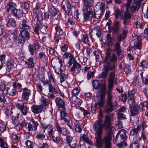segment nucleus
Segmentation results:
<instances>
[{
  "label": "nucleus",
  "instance_id": "obj_32",
  "mask_svg": "<svg viewBox=\"0 0 148 148\" xmlns=\"http://www.w3.org/2000/svg\"><path fill=\"white\" fill-rule=\"evenodd\" d=\"M70 99L75 104H77L78 106L80 105L82 103V100L76 96L71 97H70Z\"/></svg>",
  "mask_w": 148,
  "mask_h": 148
},
{
  "label": "nucleus",
  "instance_id": "obj_39",
  "mask_svg": "<svg viewBox=\"0 0 148 148\" xmlns=\"http://www.w3.org/2000/svg\"><path fill=\"white\" fill-rule=\"evenodd\" d=\"M81 40L85 44L87 45L88 46L90 45V42L88 37L87 35H83L81 38Z\"/></svg>",
  "mask_w": 148,
  "mask_h": 148
},
{
  "label": "nucleus",
  "instance_id": "obj_31",
  "mask_svg": "<svg viewBox=\"0 0 148 148\" xmlns=\"http://www.w3.org/2000/svg\"><path fill=\"white\" fill-rule=\"evenodd\" d=\"M128 97L129 102L132 104H133L135 102V99L134 92L133 90L130 91L128 92Z\"/></svg>",
  "mask_w": 148,
  "mask_h": 148
},
{
  "label": "nucleus",
  "instance_id": "obj_7",
  "mask_svg": "<svg viewBox=\"0 0 148 148\" xmlns=\"http://www.w3.org/2000/svg\"><path fill=\"white\" fill-rule=\"evenodd\" d=\"M92 6L91 7H87L86 9H84L83 8L84 13L83 14V22H85L87 20L90 21L91 20L93 16V13L92 11Z\"/></svg>",
  "mask_w": 148,
  "mask_h": 148
},
{
  "label": "nucleus",
  "instance_id": "obj_59",
  "mask_svg": "<svg viewBox=\"0 0 148 148\" xmlns=\"http://www.w3.org/2000/svg\"><path fill=\"white\" fill-rule=\"evenodd\" d=\"M48 26L47 24L45 23V25L40 30L41 32L44 34L47 33L48 30Z\"/></svg>",
  "mask_w": 148,
  "mask_h": 148
},
{
  "label": "nucleus",
  "instance_id": "obj_19",
  "mask_svg": "<svg viewBox=\"0 0 148 148\" xmlns=\"http://www.w3.org/2000/svg\"><path fill=\"white\" fill-rule=\"evenodd\" d=\"M34 15L37 18L39 21H41L43 19V14L42 12L37 8H34L33 10Z\"/></svg>",
  "mask_w": 148,
  "mask_h": 148
},
{
  "label": "nucleus",
  "instance_id": "obj_53",
  "mask_svg": "<svg viewBox=\"0 0 148 148\" xmlns=\"http://www.w3.org/2000/svg\"><path fill=\"white\" fill-rule=\"evenodd\" d=\"M121 15V11L119 8H117L115 11V19H117L119 16Z\"/></svg>",
  "mask_w": 148,
  "mask_h": 148
},
{
  "label": "nucleus",
  "instance_id": "obj_64",
  "mask_svg": "<svg viewBox=\"0 0 148 148\" xmlns=\"http://www.w3.org/2000/svg\"><path fill=\"white\" fill-rule=\"evenodd\" d=\"M25 144L28 148H33V143L29 140H27L25 142Z\"/></svg>",
  "mask_w": 148,
  "mask_h": 148
},
{
  "label": "nucleus",
  "instance_id": "obj_20",
  "mask_svg": "<svg viewBox=\"0 0 148 148\" xmlns=\"http://www.w3.org/2000/svg\"><path fill=\"white\" fill-rule=\"evenodd\" d=\"M136 38L138 41H136L134 42V45L132 47V49L134 50H136L137 49L140 50L141 49L142 47L140 42L141 38L140 36L138 35L137 36Z\"/></svg>",
  "mask_w": 148,
  "mask_h": 148
},
{
  "label": "nucleus",
  "instance_id": "obj_23",
  "mask_svg": "<svg viewBox=\"0 0 148 148\" xmlns=\"http://www.w3.org/2000/svg\"><path fill=\"white\" fill-rule=\"evenodd\" d=\"M44 127V131L45 132V131L47 132V135L51 136L52 135L53 133V127L52 126L50 125H45V124L43 125Z\"/></svg>",
  "mask_w": 148,
  "mask_h": 148
},
{
  "label": "nucleus",
  "instance_id": "obj_24",
  "mask_svg": "<svg viewBox=\"0 0 148 148\" xmlns=\"http://www.w3.org/2000/svg\"><path fill=\"white\" fill-rule=\"evenodd\" d=\"M134 3L130 8L131 11L133 13H135L140 7V5H139L138 0H134Z\"/></svg>",
  "mask_w": 148,
  "mask_h": 148
},
{
  "label": "nucleus",
  "instance_id": "obj_10",
  "mask_svg": "<svg viewBox=\"0 0 148 148\" xmlns=\"http://www.w3.org/2000/svg\"><path fill=\"white\" fill-rule=\"evenodd\" d=\"M55 102L61 111L65 110V103L61 98L56 97L55 99Z\"/></svg>",
  "mask_w": 148,
  "mask_h": 148
},
{
  "label": "nucleus",
  "instance_id": "obj_55",
  "mask_svg": "<svg viewBox=\"0 0 148 148\" xmlns=\"http://www.w3.org/2000/svg\"><path fill=\"white\" fill-rule=\"evenodd\" d=\"M28 49L30 54L32 56H33L35 53V50L33 46L31 45H29L28 46Z\"/></svg>",
  "mask_w": 148,
  "mask_h": 148
},
{
  "label": "nucleus",
  "instance_id": "obj_34",
  "mask_svg": "<svg viewBox=\"0 0 148 148\" xmlns=\"http://www.w3.org/2000/svg\"><path fill=\"white\" fill-rule=\"evenodd\" d=\"M101 81L100 80H95L92 81V84L95 89H99L101 87Z\"/></svg>",
  "mask_w": 148,
  "mask_h": 148
},
{
  "label": "nucleus",
  "instance_id": "obj_56",
  "mask_svg": "<svg viewBox=\"0 0 148 148\" xmlns=\"http://www.w3.org/2000/svg\"><path fill=\"white\" fill-rule=\"evenodd\" d=\"M41 101L45 106H47L48 104V100L45 97L43 96L41 97Z\"/></svg>",
  "mask_w": 148,
  "mask_h": 148
},
{
  "label": "nucleus",
  "instance_id": "obj_63",
  "mask_svg": "<svg viewBox=\"0 0 148 148\" xmlns=\"http://www.w3.org/2000/svg\"><path fill=\"white\" fill-rule=\"evenodd\" d=\"M0 146L2 148H8L7 144L1 138H0Z\"/></svg>",
  "mask_w": 148,
  "mask_h": 148
},
{
  "label": "nucleus",
  "instance_id": "obj_42",
  "mask_svg": "<svg viewBox=\"0 0 148 148\" xmlns=\"http://www.w3.org/2000/svg\"><path fill=\"white\" fill-rule=\"evenodd\" d=\"M49 12L53 16H56L58 13V11L54 6L51 7L49 9Z\"/></svg>",
  "mask_w": 148,
  "mask_h": 148
},
{
  "label": "nucleus",
  "instance_id": "obj_57",
  "mask_svg": "<svg viewBox=\"0 0 148 148\" xmlns=\"http://www.w3.org/2000/svg\"><path fill=\"white\" fill-rule=\"evenodd\" d=\"M76 62L77 61L75 60V58L73 55L69 58V59L68 63L69 65L68 66H70L72 64H73V63Z\"/></svg>",
  "mask_w": 148,
  "mask_h": 148
},
{
  "label": "nucleus",
  "instance_id": "obj_8",
  "mask_svg": "<svg viewBox=\"0 0 148 148\" xmlns=\"http://www.w3.org/2000/svg\"><path fill=\"white\" fill-rule=\"evenodd\" d=\"M61 5V8L63 9L65 14L67 15H69L71 10V4L67 0L62 1Z\"/></svg>",
  "mask_w": 148,
  "mask_h": 148
},
{
  "label": "nucleus",
  "instance_id": "obj_48",
  "mask_svg": "<svg viewBox=\"0 0 148 148\" xmlns=\"http://www.w3.org/2000/svg\"><path fill=\"white\" fill-rule=\"evenodd\" d=\"M144 107H146L147 109H148V102L147 101L141 102L138 105V107L140 109H142Z\"/></svg>",
  "mask_w": 148,
  "mask_h": 148
},
{
  "label": "nucleus",
  "instance_id": "obj_61",
  "mask_svg": "<svg viewBox=\"0 0 148 148\" xmlns=\"http://www.w3.org/2000/svg\"><path fill=\"white\" fill-rule=\"evenodd\" d=\"M139 143L136 141L131 143L130 145V148H139Z\"/></svg>",
  "mask_w": 148,
  "mask_h": 148
},
{
  "label": "nucleus",
  "instance_id": "obj_36",
  "mask_svg": "<svg viewBox=\"0 0 148 148\" xmlns=\"http://www.w3.org/2000/svg\"><path fill=\"white\" fill-rule=\"evenodd\" d=\"M27 21L23 19L22 20V22L21 23L19 27L20 28L24 29H29L30 27L26 24Z\"/></svg>",
  "mask_w": 148,
  "mask_h": 148
},
{
  "label": "nucleus",
  "instance_id": "obj_46",
  "mask_svg": "<svg viewBox=\"0 0 148 148\" xmlns=\"http://www.w3.org/2000/svg\"><path fill=\"white\" fill-rule=\"evenodd\" d=\"M51 140L53 142L57 143H60L61 144H63L62 141L61 140L59 137H56L54 136H52L51 138Z\"/></svg>",
  "mask_w": 148,
  "mask_h": 148
},
{
  "label": "nucleus",
  "instance_id": "obj_3",
  "mask_svg": "<svg viewBox=\"0 0 148 148\" xmlns=\"http://www.w3.org/2000/svg\"><path fill=\"white\" fill-rule=\"evenodd\" d=\"M126 133L125 130L122 129L117 133L115 141L116 142V140L121 142L120 143H116V145L119 148H123L127 145V143L125 141L127 138Z\"/></svg>",
  "mask_w": 148,
  "mask_h": 148
},
{
  "label": "nucleus",
  "instance_id": "obj_11",
  "mask_svg": "<svg viewBox=\"0 0 148 148\" xmlns=\"http://www.w3.org/2000/svg\"><path fill=\"white\" fill-rule=\"evenodd\" d=\"M81 65L77 62L73 63V64L70 69V71L73 73H75L76 74L80 73L81 70Z\"/></svg>",
  "mask_w": 148,
  "mask_h": 148
},
{
  "label": "nucleus",
  "instance_id": "obj_4",
  "mask_svg": "<svg viewBox=\"0 0 148 148\" xmlns=\"http://www.w3.org/2000/svg\"><path fill=\"white\" fill-rule=\"evenodd\" d=\"M106 56L105 57L104 60H103V64H105V63H109L111 65L114 64V70L115 69L117 65H116L115 63L116 62L117 60V58L116 55L114 54H112L111 56H110L109 53H106Z\"/></svg>",
  "mask_w": 148,
  "mask_h": 148
},
{
  "label": "nucleus",
  "instance_id": "obj_13",
  "mask_svg": "<svg viewBox=\"0 0 148 148\" xmlns=\"http://www.w3.org/2000/svg\"><path fill=\"white\" fill-rule=\"evenodd\" d=\"M20 35L21 36L22 39H19L20 43H23L25 41V38L29 39L30 36L29 32L24 30H22L20 31Z\"/></svg>",
  "mask_w": 148,
  "mask_h": 148
},
{
  "label": "nucleus",
  "instance_id": "obj_37",
  "mask_svg": "<svg viewBox=\"0 0 148 148\" xmlns=\"http://www.w3.org/2000/svg\"><path fill=\"white\" fill-rule=\"evenodd\" d=\"M18 114L17 113L16 115L12 116V123L14 125H15V128L16 129L17 126L18 125Z\"/></svg>",
  "mask_w": 148,
  "mask_h": 148
},
{
  "label": "nucleus",
  "instance_id": "obj_43",
  "mask_svg": "<svg viewBox=\"0 0 148 148\" xmlns=\"http://www.w3.org/2000/svg\"><path fill=\"white\" fill-rule=\"evenodd\" d=\"M16 25L15 20L12 18H11L8 20L7 25L9 27H14L16 26Z\"/></svg>",
  "mask_w": 148,
  "mask_h": 148
},
{
  "label": "nucleus",
  "instance_id": "obj_16",
  "mask_svg": "<svg viewBox=\"0 0 148 148\" xmlns=\"http://www.w3.org/2000/svg\"><path fill=\"white\" fill-rule=\"evenodd\" d=\"M105 10V6L103 3L100 4V10L94 11V16L97 18L99 19L101 16V14Z\"/></svg>",
  "mask_w": 148,
  "mask_h": 148
},
{
  "label": "nucleus",
  "instance_id": "obj_2",
  "mask_svg": "<svg viewBox=\"0 0 148 148\" xmlns=\"http://www.w3.org/2000/svg\"><path fill=\"white\" fill-rule=\"evenodd\" d=\"M103 120L101 118L96 121L93 124V128L95 132V133L96 145L99 147H102V135L103 133L104 123H102Z\"/></svg>",
  "mask_w": 148,
  "mask_h": 148
},
{
  "label": "nucleus",
  "instance_id": "obj_27",
  "mask_svg": "<svg viewBox=\"0 0 148 148\" xmlns=\"http://www.w3.org/2000/svg\"><path fill=\"white\" fill-rule=\"evenodd\" d=\"M141 128L140 126L138 125L137 127L135 129H132L130 131V136H133L135 137H138V131Z\"/></svg>",
  "mask_w": 148,
  "mask_h": 148
},
{
  "label": "nucleus",
  "instance_id": "obj_51",
  "mask_svg": "<svg viewBox=\"0 0 148 148\" xmlns=\"http://www.w3.org/2000/svg\"><path fill=\"white\" fill-rule=\"evenodd\" d=\"M38 56L40 60L43 61H45L47 58L45 53L42 52H40L39 53Z\"/></svg>",
  "mask_w": 148,
  "mask_h": 148
},
{
  "label": "nucleus",
  "instance_id": "obj_17",
  "mask_svg": "<svg viewBox=\"0 0 148 148\" xmlns=\"http://www.w3.org/2000/svg\"><path fill=\"white\" fill-rule=\"evenodd\" d=\"M66 136V140L69 146L71 148H76V144L74 141L73 137L69 135Z\"/></svg>",
  "mask_w": 148,
  "mask_h": 148
},
{
  "label": "nucleus",
  "instance_id": "obj_40",
  "mask_svg": "<svg viewBox=\"0 0 148 148\" xmlns=\"http://www.w3.org/2000/svg\"><path fill=\"white\" fill-rule=\"evenodd\" d=\"M91 32H92L93 35L95 34L98 38L100 37L101 36V31L98 28L95 27L91 31Z\"/></svg>",
  "mask_w": 148,
  "mask_h": 148
},
{
  "label": "nucleus",
  "instance_id": "obj_25",
  "mask_svg": "<svg viewBox=\"0 0 148 148\" xmlns=\"http://www.w3.org/2000/svg\"><path fill=\"white\" fill-rule=\"evenodd\" d=\"M19 109L22 114L24 115H26L27 113V108L26 106L24 104V103H19Z\"/></svg>",
  "mask_w": 148,
  "mask_h": 148
},
{
  "label": "nucleus",
  "instance_id": "obj_14",
  "mask_svg": "<svg viewBox=\"0 0 148 148\" xmlns=\"http://www.w3.org/2000/svg\"><path fill=\"white\" fill-rule=\"evenodd\" d=\"M48 79H45V77H43L41 79V81L43 83L44 85L48 84L49 85L51 84V82H53L54 79L52 77V74L49 72L47 73Z\"/></svg>",
  "mask_w": 148,
  "mask_h": 148
},
{
  "label": "nucleus",
  "instance_id": "obj_1",
  "mask_svg": "<svg viewBox=\"0 0 148 148\" xmlns=\"http://www.w3.org/2000/svg\"><path fill=\"white\" fill-rule=\"evenodd\" d=\"M110 118L109 115L106 116L104 121V127L108 131V134L102 139V147L104 145L105 148H111V141L113 133L112 127L111 126Z\"/></svg>",
  "mask_w": 148,
  "mask_h": 148
},
{
  "label": "nucleus",
  "instance_id": "obj_49",
  "mask_svg": "<svg viewBox=\"0 0 148 148\" xmlns=\"http://www.w3.org/2000/svg\"><path fill=\"white\" fill-rule=\"evenodd\" d=\"M7 93L11 96H13L14 95L16 92V89L14 88H7Z\"/></svg>",
  "mask_w": 148,
  "mask_h": 148
},
{
  "label": "nucleus",
  "instance_id": "obj_38",
  "mask_svg": "<svg viewBox=\"0 0 148 148\" xmlns=\"http://www.w3.org/2000/svg\"><path fill=\"white\" fill-rule=\"evenodd\" d=\"M143 72H141L140 74V75L142 80V82L143 84L148 85V74L145 75L144 76L143 75Z\"/></svg>",
  "mask_w": 148,
  "mask_h": 148
},
{
  "label": "nucleus",
  "instance_id": "obj_5",
  "mask_svg": "<svg viewBox=\"0 0 148 148\" xmlns=\"http://www.w3.org/2000/svg\"><path fill=\"white\" fill-rule=\"evenodd\" d=\"M106 95V92H100V99L99 101L95 103L93 106H92L91 107V110L93 112H95L99 108L103 106Z\"/></svg>",
  "mask_w": 148,
  "mask_h": 148
},
{
  "label": "nucleus",
  "instance_id": "obj_62",
  "mask_svg": "<svg viewBox=\"0 0 148 148\" xmlns=\"http://www.w3.org/2000/svg\"><path fill=\"white\" fill-rule=\"evenodd\" d=\"M116 112L117 114V117L118 120H121L125 118V116L124 114L119 112Z\"/></svg>",
  "mask_w": 148,
  "mask_h": 148
},
{
  "label": "nucleus",
  "instance_id": "obj_26",
  "mask_svg": "<svg viewBox=\"0 0 148 148\" xmlns=\"http://www.w3.org/2000/svg\"><path fill=\"white\" fill-rule=\"evenodd\" d=\"M106 42L107 44L111 46H112L114 41V38L111 37V34L108 33L106 36Z\"/></svg>",
  "mask_w": 148,
  "mask_h": 148
},
{
  "label": "nucleus",
  "instance_id": "obj_50",
  "mask_svg": "<svg viewBox=\"0 0 148 148\" xmlns=\"http://www.w3.org/2000/svg\"><path fill=\"white\" fill-rule=\"evenodd\" d=\"M56 34L58 35H61L63 34V31L62 29L59 26L55 27Z\"/></svg>",
  "mask_w": 148,
  "mask_h": 148
},
{
  "label": "nucleus",
  "instance_id": "obj_6",
  "mask_svg": "<svg viewBox=\"0 0 148 148\" xmlns=\"http://www.w3.org/2000/svg\"><path fill=\"white\" fill-rule=\"evenodd\" d=\"M103 71L101 74L99 75V77L100 78H106L107 75L109 71L114 70V64L111 65L109 63H105L103 64Z\"/></svg>",
  "mask_w": 148,
  "mask_h": 148
},
{
  "label": "nucleus",
  "instance_id": "obj_29",
  "mask_svg": "<svg viewBox=\"0 0 148 148\" xmlns=\"http://www.w3.org/2000/svg\"><path fill=\"white\" fill-rule=\"evenodd\" d=\"M16 7V5L15 3L10 2L7 4L6 7V8L8 12L10 11L11 12Z\"/></svg>",
  "mask_w": 148,
  "mask_h": 148
},
{
  "label": "nucleus",
  "instance_id": "obj_44",
  "mask_svg": "<svg viewBox=\"0 0 148 148\" xmlns=\"http://www.w3.org/2000/svg\"><path fill=\"white\" fill-rule=\"evenodd\" d=\"M80 140L84 141L89 144H92L91 142L89 140L88 137L85 134L82 135L80 138Z\"/></svg>",
  "mask_w": 148,
  "mask_h": 148
},
{
  "label": "nucleus",
  "instance_id": "obj_60",
  "mask_svg": "<svg viewBox=\"0 0 148 148\" xmlns=\"http://www.w3.org/2000/svg\"><path fill=\"white\" fill-rule=\"evenodd\" d=\"M131 17V14L128 11H127L125 12L124 16L122 18L128 20L130 19Z\"/></svg>",
  "mask_w": 148,
  "mask_h": 148
},
{
  "label": "nucleus",
  "instance_id": "obj_54",
  "mask_svg": "<svg viewBox=\"0 0 148 148\" xmlns=\"http://www.w3.org/2000/svg\"><path fill=\"white\" fill-rule=\"evenodd\" d=\"M49 91L54 94L57 93V92L55 88L52 86V84H50L48 85Z\"/></svg>",
  "mask_w": 148,
  "mask_h": 148
},
{
  "label": "nucleus",
  "instance_id": "obj_28",
  "mask_svg": "<svg viewBox=\"0 0 148 148\" xmlns=\"http://www.w3.org/2000/svg\"><path fill=\"white\" fill-rule=\"evenodd\" d=\"M108 82L114 83L116 85H117V78L115 77L114 72H111L110 73Z\"/></svg>",
  "mask_w": 148,
  "mask_h": 148
},
{
  "label": "nucleus",
  "instance_id": "obj_9",
  "mask_svg": "<svg viewBox=\"0 0 148 148\" xmlns=\"http://www.w3.org/2000/svg\"><path fill=\"white\" fill-rule=\"evenodd\" d=\"M117 102L115 101L112 103V101L110 103H107L105 110L106 113L111 112L114 110L118 108Z\"/></svg>",
  "mask_w": 148,
  "mask_h": 148
},
{
  "label": "nucleus",
  "instance_id": "obj_47",
  "mask_svg": "<svg viewBox=\"0 0 148 148\" xmlns=\"http://www.w3.org/2000/svg\"><path fill=\"white\" fill-rule=\"evenodd\" d=\"M80 92V89L79 88L76 87L74 88L72 91V96L71 97H74L76 96Z\"/></svg>",
  "mask_w": 148,
  "mask_h": 148
},
{
  "label": "nucleus",
  "instance_id": "obj_41",
  "mask_svg": "<svg viewBox=\"0 0 148 148\" xmlns=\"http://www.w3.org/2000/svg\"><path fill=\"white\" fill-rule=\"evenodd\" d=\"M14 66V63L12 61L8 60L6 63L7 67L6 71L9 72L10 71L11 68Z\"/></svg>",
  "mask_w": 148,
  "mask_h": 148
},
{
  "label": "nucleus",
  "instance_id": "obj_45",
  "mask_svg": "<svg viewBox=\"0 0 148 148\" xmlns=\"http://www.w3.org/2000/svg\"><path fill=\"white\" fill-rule=\"evenodd\" d=\"M33 60V58H29L28 59L27 61L25 62V63L27 64L29 67H32L34 66Z\"/></svg>",
  "mask_w": 148,
  "mask_h": 148
},
{
  "label": "nucleus",
  "instance_id": "obj_33",
  "mask_svg": "<svg viewBox=\"0 0 148 148\" xmlns=\"http://www.w3.org/2000/svg\"><path fill=\"white\" fill-rule=\"evenodd\" d=\"M127 33V30L125 29L123 32L122 33L120 34L117 38L118 41L120 42L126 38Z\"/></svg>",
  "mask_w": 148,
  "mask_h": 148
},
{
  "label": "nucleus",
  "instance_id": "obj_18",
  "mask_svg": "<svg viewBox=\"0 0 148 148\" xmlns=\"http://www.w3.org/2000/svg\"><path fill=\"white\" fill-rule=\"evenodd\" d=\"M43 106L42 105L39 106L33 105L31 107V110L34 114H39L42 112V109L43 108Z\"/></svg>",
  "mask_w": 148,
  "mask_h": 148
},
{
  "label": "nucleus",
  "instance_id": "obj_15",
  "mask_svg": "<svg viewBox=\"0 0 148 148\" xmlns=\"http://www.w3.org/2000/svg\"><path fill=\"white\" fill-rule=\"evenodd\" d=\"M56 125L57 130L60 134L65 136L68 134L69 132L67 131V130L66 128L62 127L58 122L56 123Z\"/></svg>",
  "mask_w": 148,
  "mask_h": 148
},
{
  "label": "nucleus",
  "instance_id": "obj_21",
  "mask_svg": "<svg viewBox=\"0 0 148 148\" xmlns=\"http://www.w3.org/2000/svg\"><path fill=\"white\" fill-rule=\"evenodd\" d=\"M132 105H133V106L130 107V115L133 116L138 114L139 113L140 109L138 107V105L136 106L134 104Z\"/></svg>",
  "mask_w": 148,
  "mask_h": 148
},
{
  "label": "nucleus",
  "instance_id": "obj_35",
  "mask_svg": "<svg viewBox=\"0 0 148 148\" xmlns=\"http://www.w3.org/2000/svg\"><path fill=\"white\" fill-rule=\"evenodd\" d=\"M61 119V120H64L66 122H68L69 120V117L67 116V114L65 110L60 111Z\"/></svg>",
  "mask_w": 148,
  "mask_h": 148
},
{
  "label": "nucleus",
  "instance_id": "obj_22",
  "mask_svg": "<svg viewBox=\"0 0 148 148\" xmlns=\"http://www.w3.org/2000/svg\"><path fill=\"white\" fill-rule=\"evenodd\" d=\"M120 43V42H119L115 44L114 46V51L116 52L118 58L120 59H121L122 58V56Z\"/></svg>",
  "mask_w": 148,
  "mask_h": 148
},
{
  "label": "nucleus",
  "instance_id": "obj_30",
  "mask_svg": "<svg viewBox=\"0 0 148 148\" xmlns=\"http://www.w3.org/2000/svg\"><path fill=\"white\" fill-rule=\"evenodd\" d=\"M23 93L22 96L23 99L27 100H28L29 98V96L30 94V90L26 88L23 89Z\"/></svg>",
  "mask_w": 148,
  "mask_h": 148
},
{
  "label": "nucleus",
  "instance_id": "obj_52",
  "mask_svg": "<svg viewBox=\"0 0 148 148\" xmlns=\"http://www.w3.org/2000/svg\"><path fill=\"white\" fill-rule=\"evenodd\" d=\"M6 130V126L3 122L0 120V132H3Z\"/></svg>",
  "mask_w": 148,
  "mask_h": 148
},
{
  "label": "nucleus",
  "instance_id": "obj_12",
  "mask_svg": "<svg viewBox=\"0 0 148 148\" xmlns=\"http://www.w3.org/2000/svg\"><path fill=\"white\" fill-rule=\"evenodd\" d=\"M120 26L121 25L120 22L118 21H115L109 32H112L116 34H119L120 32L119 29Z\"/></svg>",
  "mask_w": 148,
  "mask_h": 148
},
{
  "label": "nucleus",
  "instance_id": "obj_58",
  "mask_svg": "<svg viewBox=\"0 0 148 148\" xmlns=\"http://www.w3.org/2000/svg\"><path fill=\"white\" fill-rule=\"evenodd\" d=\"M32 124L34 125V127L33 130L34 131H36L37 129V127L38 125V124L37 121H35L34 119H32L31 120Z\"/></svg>",
  "mask_w": 148,
  "mask_h": 148
}]
</instances>
